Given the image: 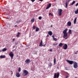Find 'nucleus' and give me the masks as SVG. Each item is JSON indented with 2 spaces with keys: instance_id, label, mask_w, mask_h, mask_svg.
I'll use <instances>...</instances> for the list:
<instances>
[{
  "instance_id": "obj_1",
  "label": "nucleus",
  "mask_w": 78,
  "mask_h": 78,
  "mask_svg": "<svg viewBox=\"0 0 78 78\" xmlns=\"http://www.w3.org/2000/svg\"><path fill=\"white\" fill-rule=\"evenodd\" d=\"M67 29H66L63 30V38H65V39L66 40L67 39L68 37H67L68 36L67 35Z\"/></svg>"
},
{
  "instance_id": "obj_2",
  "label": "nucleus",
  "mask_w": 78,
  "mask_h": 78,
  "mask_svg": "<svg viewBox=\"0 0 78 78\" xmlns=\"http://www.w3.org/2000/svg\"><path fill=\"white\" fill-rule=\"evenodd\" d=\"M59 76V73L58 72L57 73H55L54 74V78H58Z\"/></svg>"
},
{
  "instance_id": "obj_3",
  "label": "nucleus",
  "mask_w": 78,
  "mask_h": 78,
  "mask_svg": "<svg viewBox=\"0 0 78 78\" xmlns=\"http://www.w3.org/2000/svg\"><path fill=\"white\" fill-rule=\"evenodd\" d=\"M23 75L24 76H27L28 74V72L26 70H23Z\"/></svg>"
},
{
  "instance_id": "obj_4",
  "label": "nucleus",
  "mask_w": 78,
  "mask_h": 78,
  "mask_svg": "<svg viewBox=\"0 0 78 78\" xmlns=\"http://www.w3.org/2000/svg\"><path fill=\"white\" fill-rule=\"evenodd\" d=\"M73 67L74 69H76L78 68V63L76 62H74L73 63Z\"/></svg>"
},
{
  "instance_id": "obj_5",
  "label": "nucleus",
  "mask_w": 78,
  "mask_h": 78,
  "mask_svg": "<svg viewBox=\"0 0 78 78\" xmlns=\"http://www.w3.org/2000/svg\"><path fill=\"white\" fill-rule=\"evenodd\" d=\"M9 56L11 57V59H12L13 58V57H14V54L11 51L9 53Z\"/></svg>"
},
{
  "instance_id": "obj_6",
  "label": "nucleus",
  "mask_w": 78,
  "mask_h": 78,
  "mask_svg": "<svg viewBox=\"0 0 78 78\" xmlns=\"http://www.w3.org/2000/svg\"><path fill=\"white\" fill-rule=\"evenodd\" d=\"M66 61L67 62H68L69 64H70L71 65H72L74 63V62H73V61H70L69 60H66Z\"/></svg>"
},
{
  "instance_id": "obj_7",
  "label": "nucleus",
  "mask_w": 78,
  "mask_h": 78,
  "mask_svg": "<svg viewBox=\"0 0 78 78\" xmlns=\"http://www.w3.org/2000/svg\"><path fill=\"white\" fill-rule=\"evenodd\" d=\"M67 44H65L63 47V48L64 50H67Z\"/></svg>"
},
{
  "instance_id": "obj_8",
  "label": "nucleus",
  "mask_w": 78,
  "mask_h": 78,
  "mask_svg": "<svg viewBox=\"0 0 78 78\" xmlns=\"http://www.w3.org/2000/svg\"><path fill=\"white\" fill-rule=\"evenodd\" d=\"M58 15L59 16H61V12H62V9H58Z\"/></svg>"
},
{
  "instance_id": "obj_9",
  "label": "nucleus",
  "mask_w": 78,
  "mask_h": 78,
  "mask_svg": "<svg viewBox=\"0 0 78 78\" xmlns=\"http://www.w3.org/2000/svg\"><path fill=\"white\" fill-rule=\"evenodd\" d=\"M30 59H27L25 61V62L26 64H28V63H30Z\"/></svg>"
},
{
  "instance_id": "obj_10",
  "label": "nucleus",
  "mask_w": 78,
  "mask_h": 78,
  "mask_svg": "<svg viewBox=\"0 0 78 78\" xmlns=\"http://www.w3.org/2000/svg\"><path fill=\"white\" fill-rule=\"evenodd\" d=\"M51 4H49L48 5H47V7L46 8V9H48L49 8L51 7Z\"/></svg>"
},
{
  "instance_id": "obj_11",
  "label": "nucleus",
  "mask_w": 78,
  "mask_h": 78,
  "mask_svg": "<svg viewBox=\"0 0 78 78\" xmlns=\"http://www.w3.org/2000/svg\"><path fill=\"white\" fill-rule=\"evenodd\" d=\"M72 24V23L70 21H69L68 22L67 25H68V26H71V24Z\"/></svg>"
},
{
  "instance_id": "obj_12",
  "label": "nucleus",
  "mask_w": 78,
  "mask_h": 78,
  "mask_svg": "<svg viewBox=\"0 0 78 78\" xmlns=\"http://www.w3.org/2000/svg\"><path fill=\"white\" fill-rule=\"evenodd\" d=\"M48 34L50 36H51V35H52V32L51 31H49L48 32Z\"/></svg>"
},
{
  "instance_id": "obj_13",
  "label": "nucleus",
  "mask_w": 78,
  "mask_h": 78,
  "mask_svg": "<svg viewBox=\"0 0 78 78\" xmlns=\"http://www.w3.org/2000/svg\"><path fill=\"white\" fill-rule=\"evenodd\" d=\"M16 76L17 77H20V74L18 73H16Z\"/></svg>"
},
{
  "instance_id": "obj_14",
  "label": "nucleus",
  "mask_w": 78,
  "mask_h": 78,
  "mask_svg": "<svg viewBox=\"0 0 78 78\" xmlns=\"http://www.w3.org/2000/svg\"><path fill=\"white\" fill-rule=\"evenodd\" d=\"M74 12L76 14H78V9H76V10L74 11Z\"/></svg>"
},
{
  "instance_id": "obj_15",
  "label": "nucleus",
  "mask_w": 78,
  "mask_h": 78,
  "mask_svg": "<svg viewBox=\"0 0 78 78\" xmlns=\"http://www.w3.org/2000/svg\"><path fill=\"white\" fill-rule=\"evenodd\" d=\"M0 58H6V56L5 55H1L0 56Z\"/></svg>"
},
{
  "instance_id": "obj_16",
  "label": "nucleus",
  "mask_w": 78,
  "mask_h": 78,
  "mask_svg": "<svg viewBox=\"0 0 78 78\" xmlns=\"http://www.w3.org/2000/svg\"><path fill=\"white\" fill-rule=\"evenodd\" d=\"M68 33L70 34H72V30H71L70 29L68 31Z\"/></svg>"
},
{
  "instance_id": "obj_17",
  "label": "nucleus",
  "mask_w": 78,
  "mask_h": 78,
  "mask_svg": "<svg viewBox=\"0 0 78 78\" xmlns=\"http://www.w3.org/2000/svg\"><path fill=\"white\" fill-rule=\"evenodd\" d=\"M58 45L60 47H62V45H63V44L62 43H61L59 44Z\"/></svg>"
},
{
  "instance_id": "obj_18",
  "label": "nucleus",
  "mask_w": 78,
  "mask_h": 78,
  "mask_svg": "<svg viewBox=\"0 0 78 78\" xmlns=\"http://www.w3.org/2000/svg\"><path fill=\"white\" fill-rule=\"evenodd\" d=\"M42 41H41L39 45V47H42Z\"/></svg>"
},
{
  "instance_id": "obj_19",
  "label": "nucleus",
  "mask_w": 78,
  "mask_h": 78,
  "mask_svg": "<svg viewBox=\"0 0 78 78\" xmlns=\"http://www.w3.org/2000/svg\"><path fill=\"white\" fill-rule=\"evenodd\" d=\"M39 28H38V27H36V29H35L36 31L37 32L38 31H39Z\"/></svg>"
},
{
  "instance_id": "obj_20",
  "label": "nucleus",
  "mask_w": 78,
  "mask_h": 78,
  "mask_svg": "<svg viewBox=\"0 0 78 78\" xmlns=\"http://www.w3.org/2000/svg\"><path fill=\"white\" fill-rule=\"evenodd\" d=\"M76 18H75L74 19V24H75L76 23Z\"/></svg>"
},
{
  "instance_id": "obj_21",
  "label": "nucleus",
  "mask_w": 78,
  "mask_h": 78,
  "mask_svg": "<svg viewBox=\"0 0 78 78\" xmlns=\"http://www.w3.org/2000/svg\"><path fill=\"white\" fill-rule=\"evenodd\" d=\"M21 22V20H20L17 21H16V23H20Z\"/></svg>"
},
{
  "instance_id": "obj_22",
  "label": "nucleus",
  "mask_w": 78,
  "mask_h": 78,
  "mask_svg": "<svg viewBox=\"0 0 78 78\" xmlns=\"http://www.w3.org/2000/svg\"><path fill=\"white\" fill-rule=\"evenodd\" d=\"M7 50V49L6 48H4L3 49H2V51H5Z\"/></svg>"
},
{
  "instance_id": "obj_23",
  "label": "nucleus",
  "mask_w": 78,
  "mask_h": 78,
  "mask_svg": "<svg viewBox=\"0 0 78 78\" xmlns=\"http://www.w3.org/2000/svg\"><path fill=\"white\" fill-rule=\"evenodd\" d=\"M34 22V19H32L31 20V22L33 23Z\"/></svg>"
},
{
  "instance_id": "obj_24",
  "label": "nucleus",
  "mask_w": 78,
  "mask_h": 78,
  "mask_svg": "<svg viewBox=\"0 0 78 78\" xmlns=\"http://www.w3.org/2000/svg\"><path fill=\"white\" fill-rule=\"evenodd\" d=\"M48 65L50 67H51V66H52V64H51V63H49Z\"/></svg>"
},
{
  "instance_id": "obj_25",
  "label": "nucleus",
  "mask_w": 78,
  "mask_h": 78,
  "mask_svg": "<svg viewBox=\"0 0 78 78\" xmlns=\"http://www.w3.org/2000/svg\"><path fill=\"white\" fill-rule=\"evenodd\" d=\"M58 45V43H55L53 44V45Z\"/></svg>"
},
{
  "instance_id": "obj_26",
  "label": "nucleus",
  "mask_w": 78,
  "mask_h": 78,
  "mask_svg": "<svg viewBox=\"0 0 78 78\" xmlns=\"http://www.w3.org/2000/svg\"><path fill=\"white\" fill-rule=\"evenodd\" d=\"M54 64H55L56 63V58H55L54 59Z\"/></svg>"
},
{
  "instance_id": "obj_27",
  "label": "nucleus",
  "mask_w": 78,
  "mask_h": 78,
  "mask_svg": "<svg viewBox=\"0 0 78 78\" xmlns=\"http://www.w3.org/2000/svg\"><path fill=\"white\" fill-rule=\"evenodd\" d=\"M53 39L55 41H57V40H58V39H56L55 38H54V39Z\"/></svg>"
},
{
  "instance_id": "obj_28",
  "label": "nucleus",
  "mask_w": 78,
  "mask_h": 78,
  "mask_svg": "<svg viewBox=\"0 0 78 78\" xmlns=\"http://www.w3.org/2000/svg\"><path fill=\"white\" fill-rule=\"evenodd\" d=\"M33 30H35V29H36V27H35V26H33Z\"/></svg>"
},
{
  "instance_id": "obj_29",
  "label": "nucleus",
  "mask_w": 78,
  "mask_h": 78,
  "mask_svg": "<svg viewBox=\"0 0 78 78\" xmlns=\"http://www.w3.org/2000/svg\"><path fill=\"white\" fill-rule=\"evenodd\" d=\"M75 3V1H73L72 3L71 4V5H73V4H74V3Z\"/></svg>"
},
{
  "instance_id": "obj_30",
  "label": "nucleus",
  "mask_w": 78,
  "mask_h": 78,
  "mask_svg": "<svg viewBox=\"0 0 78 78\" xmlns=\"http://www.w3.org/2000/svg\"><path fill=\"white\" fill-rule=\"evenodd\" d=\"M41 19H42V17L41 16H40L38 17V19H39V20H41Z\"/></svg>"
},
{
  "instance_id": "obj_31",
  "label": "nucleus",
  "mask_w": 78,
  "mask_h": 78,
  "mask_svg": "<svg viewBox=\"0 0 78 78\" xmlns=\"http://www.w3.org/2000/svg\"><path fill=\"white\" fill-rule=\"evenodd\" d=\"M21 69L20 68H19V69H18V71L19 72H20L21 71Z\"/></svg>"
},
{
  "instance_id": "obj_32",
  "label": "nucleus",
  "mask_w": 78,
  "mask_h": 78,
  "mask_svg": "<svg viewBox=\"0 0 78 78\" xmlns=\"http://www.w3.org/2000/svg\"><path fill=\"white\" fill-rule=\"evenodd\" d=\"M67 2H66V8L67 7Z\"/></svg>"
},
{
  "instance_id": "obj_33",
  "label": "nucleus",
  "mask_w": 78,
  "mask_h": 78,
  "mask_svg": "<svg viewBox=\"0 0 78 78\" xmlns=\"http://www.w3.org/2000/svg\"><path fill=\"white\" fill-rule=\"evenodd\" d=\"M49 15L51 16H53V15H52V14H51V13H49Z\"/></svg>"
},
{
  "instance_id": "obj_34",
  "label": "nucleus",
  "mask_w": 78,
  "mask_h": 78,
  "mask_svg": "<svg viewBox=\"0 0 78 78\" xmlns=\"http://www.w3.org/2000/svg\"><path fill=\"white\" fill-rule=\"evenodd\" d=\"M31 1L32 2H34V1H35V0H31Z\"/></svg>"
},
{
  "instance_id": "obj_35",
  "label": "nucleus",
  "mask_w": 78,
  "mask_h": 78,
  "mask_svg": "<svg viewBox=\"0 0 78 78\" xmlns=\"http://www.w3.org/2000/svg\"><path fill=\"white\" fill-rule=\"evenodd\" d=\"M78 6V3H77L76 5V6Z\"/></svg>"
},
{
  "instance_id": "obj_36",
  "label": "nucleus",
  "mask_w": 78,
  "mask_h": 78,
  "mask_svg": "<svg viewBox=\"0 0 78 78\" xmlns=\"http://www.w3.org/2000/svg\"><path fill=\"white\" fill-rule=\"evenodd\" d=\"M17 34H18V35H20V32H18V33H17Z\"/></svg>"
},
{
  "instance_id": "obj_37",
  "label": "nucleus",
  "mask_w": 78,
  "mask_h": 78,
  "mask_svg": "<svg viewBox=\"0 0 78 78\" xmlns=\"http://www.w3.org/2000/svg\"><path fill=\"white\" fill-rule=\"evenodd\" d=\"M15 41V38H13V41L12 42H14V41Z\"/></svg>"
},
{
  "instance_id": "obj_38",
  "label": "nucleus",
  "mask_w": 78,
  "mask_h": 78,
  "mask_svg": "<svg viewBox=\"0 0 78 78\" xmlns=\"http://www.w3.org/2000/svg\"><path fill=\"white\" fill-rule=\"evenodd\" d=\"M16 37H19V35H18V34L17 35Z\"/></svg>"
},
{
  "instance_id": "obj_39",
  "label": "nucleus",
  "mask_w": 78,
  "mask_h": 78,
  "mask_svg": "<svg viewBox=\"0 0 78 78\" xmlns=\"http://www.w3.org/2000/svg\"><path fill=\"white\" fill-rule=\"evenodd\" d=\"M49 51H52V49H51Z\"/></svg>"
},
{
  "instance_id": "obj_40",
  "label": "nucleus",
  "mask_w": 78,
  "mask_h": 78,
  "mask_svg": "<svg viewBox=\"0 0 78 78\" xmlns=\"http://www.w3.org/2000/svg\"><path fill=\"white\" fill-rule=\"evenodd\" d=\"M69 78V76H67L66 77V78Z\"/></svg>"
},
{
  "instance_id": "obj_41",
  "label": "nucleus",
  "mask_w": 78,
  "mask_h": 78,
  "mask_svg": "<svg viewBox=\"0 0 78 78\" xmlns=\"http://www.w3.org/2000/svg\"><path fill=\"white\" fill-rule=\"evenodd\" d=\"M26 46H27V47H28V46H29V45H28V44Z\"/></svg>"
},
{
  "instance_id": "obj_42",
  "label": "nucleus",
  "mask_w": 78,
  "mask_h": 78,
  "mask_svg": "<svg viewBox=\"0 0 78 78\" xmlns=\"http://www.w3.org/2000/svg\"><path fill=\"white\" fill-rule=\"evenodd\" d=\"M77 53H77V52H75V54H76H76H77Z\"/></svg>"
},
{
  "instance_id": "obj_43",
  "label": "nucleus",
  "mask_w": 78,
  "mask_h": 78,
  "mask_svg": "<svg viewBox=\"0 0 78 78\" xmlns=\"http://www.w3.org/2000/svg\"><path fill=\"white\" fill-rule=\"evenodd\" d=\"M65 70H67V68H65Z\"/></svg>"
},
{
  "instance_id": "obj_44",
  "label": "nucleus",
  "mask_w": 78,
  "mask_h": 78,
  "mask_svg": "<svg viewBox=\"0 0 78 78\" xmlns=\"http://www.w3.org/2000/svg\"><path fill=\"white\" fill-rule=\"evenodd\" d=\"M17 27V25H16L15 26V27Z\"/></svg>"
},
{
  "instance_id": "obj_45",
  "label": "nucleus",
  "mask_w": 78,
  "mask_h": 78,
  "mask_svg": "<svg viewBox=\"0 0 78 78\" xmlns=\"http://www.w3.org/2000/svg\"><path fill=\"white\" fill-rule=\"evenodd\" d=\"M52 37L53 39H54V38H55V37H54V36H52Z\"/></svg>"
},
{
  "instance_id": "obj_46",
  "label": "nucleus",
  "mask_w": 78,
  "mask_h": 78,
  "mask_svg": "<svg viewBox=\"0 0 78 78\" xmlns=\"http://www.w3.org/2000/svg\"><path fill=\"white\" fill-rule=\"evenodd\" d=\"M48 36H49V35H47V37H48Z\"/></svg>"
},
{
  "instance_id": "obj_47",
  "label": "nucleus",
  "mask_w": 78,
  "mask_h": 78,
  "mask_svg": "<svg viewBox=\"0 0 78 78\" xmlns=\"http://www.w3.org/2000/svg\"><path fill=\"white\" fill-rule=\"evenodd\" d=\"M52 27V25H51V27Z\"/></svg>"
},
{
  "instance_id": "obj_48",
  "label": "nucleus",
  "mask_w": 78,
  "mask_h": 78,
  "mask_svg": "<svg viewBox=\"0 0 78 78\" xmlns=\"http://www.w3.org/2000/svg\"><path fill=\"white\" fill-rule=\"evenodd\" d=\"M76 52L78 53V51H76Z\"/></svg>"
},
{
  "instance_id": "obj_49",
  "label": "nucleus",
  "mask_w": 78,
  "mask_h": 78,
  "mask_svg": "<svg viewBox=\"0 0 78 78\" xmlns=\"http://www.w3.org/2000/svg\"><path fill=\"white\" fill-rule=\"evenodd\" d=\"M7 19H9V18H7Z\"/></svg>"
},
{
  "instance_id": "obj_50",
  "label": "nucleus",
  "mask_w": 78,
  "mask_h": 78,
  "mask_svg": "<svg viewBox=\"0 0 78 78\" xmlns=\"http://www.w3.org/2000/svg\"><path fill=\"white\" fill-rule=\"evenodd\" d=\"M75 78H76V77H75Z\"/></svg>"
}]
</instances>
